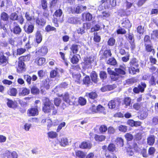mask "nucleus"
<instances>
[{"instance_id":"obj_2","label":"nucleus","mask_w":158,"mask_h":158,"mask_svg":"<svg viewBox=\"0 0 158 158\" xmlns=\"http://www.w3.org/2000/svg\"><path fill=\"white\" fill-rule=\"evenodd\" d=\"M93 113H97L98 112H102L105 109L104 108L100 105L98 106L92 104L90 109Z\"/></svg>"},{"instance_id":"obj_32","label":"nucleus","mask_w":158,"mask_h":158,"mask_svg":"<svg viewBox=\"0 0 158 158\" xmlns=\"http://www.w3.org/2000/svg\"><path fill=\"white\" fill-rule=\"evenodd\" d=\"M94 139L97 141H102L105 140V136L103 135H95Z\"/></svg>"},{"instance_id":"obj_12","label":"nucleus","mask_w":158,"mask_h":158,"mask_svg":"<svg viewBox=\"0 0 158 158\" xmlns=\"http://www.w3.org/2000/svg\"><path fill=\"white\" fill-rule=\"evenodd\" d=\"M92 146V144L90 143L84 142L80 145V148H82L90 149Z\"/></svg>"},{"instance_id":"obj_64","label":"nucleus","mask_w":158,"mask_h":158,"mask_svg":"<svg viewBox=\"0 0 158 158\" xmlns=\"http://www.w3.org/2000/svg\"><path fill=\"white\" fill-rule=\"evenodd\" d=\"M61 99L59 98H56L54 100V103L56 106H59L61 102Z\"/></svg>"},{"instance_id":"obj_50","label":"nucleus","mask_w":158,"mask_h":158,"mask_svg":"<svg viewBox=\"0 0 158 158\" xmlns=\"http://www.w3.org/2000/svg\"><path fill=\"white\" fill-rule=\"evenodd\" d=\"M116 142L118 145L120 147H122L123 145V139L121 138H118L116 139Z\"/></svg>"},{"instance_id":"obj_19","label":"nucleus","mask_w":158,"mask_h":158,"mask_svg":"<svg viewBox=\"0 0 158 158\" xmlns=\"http://www.w3.org/2000/svg\"><path fill=\"white\" fill-rule=\"evenodd\" d=\"M36 41L38 44L40 43L42 40V36L39 31H37L36 34Z\"/></svg>"},{"instance_id":"obj_44","label":"nucleus","mask_w":158,"mask_h":158,"mask_svg":"<svg viewBox=\"0 0 158 158\" xmlns=\"http://www.w3.org/2000/svg\"><path fill=\"white\" fill-rule=\"evenodd\" d=\"M78 102L81 105H84L86 104V100L83 98L80 97L78 99Z\"/></svg>"},{"instance_id":"obj_8","label":"nucleus","mask_w":158,"mask_h":158,"mask_svg":"<svg viewBox=\"0 0 158 158\" xmlns=\"http://www.w3.org/2000/svg\"><path fill=\"white\" fill-rule=\"evenodd\" d=\"M105 9H108L114 7L116 5L115 0H106Z\"/></svg>"},{"instance_id":"obj_40","label":"nucleus","mask_w":158,"mask_h":158,"mask_svg":"<svg viewBox=\"0 0 158 158\" xmlns=\"http://www.w3.org/2000/svg\"><path fill=\"white\" fill-rule=\"evenodd\" d=\"M107 63L111 65H114L116 64V60L114 58H110L107 61Z\"/></svg>"},{"instance_id":"obj_53","label":"nucleus","mask_w":158,"mask_h":158,"mask_svg":"<svg viewBox=\"0 0 158 158\" xmlns=\"http://www.w3.org/2000/svg\"><path fill=\"white\" fill-rule=\"evenodd\" d=\"M26 51L25 48H20L17 50V54L18 55H21L25 52Z\"/></svg>"},{"instance_id":"obj_63","label":"nucleus","mask_w":158,"mask_h":158,"mask_svg":"<svg viewBox=\"0 0 158 158\" xmlns=\"http://www.w3.org/2000/svg\"><path fill=\"white\" fill-rule=\"evenodd\" d=\"M24 77L27 82L29 84H31V77L28 75H25Z\"/></svg>"},{"instance_id":"obj_35","label":"nucleus","mask_w":158,"mask_h":158,"mask_svg":"<svg viewBox=\"0 0 158 158\" xmlns=\"http://www.w3.org/2000/svg\"><path fill=\"white\" fill-rule=\"evenodd\" d=\"M130 64L131 66H135L139 67L138 62L137 61L136 59L133 58L131 60L130 62Z\"/></svg>"},{"instance_id":"obj_26","label":"nucleus","mask_w":158,"mask_h":158,"mask_svg":"<svg viewBox=\"0 0 158 158\" xmlns=\"http://www.w3.org/2000/svg\"><path fill=\"white\" fill-rule=\"evenodd\" d=\"M1 19L4 21H7L8 20L9 16L6 12H3L1 15Z\"/></svg>"},{"instance_id":"obj_29","label":"nucleus","mask_w":158,"mask_h":158,"mask_svg":"<svg viewBox=\"0 0 158 158\" xmlns=\"http://www.w3.org/2000/svg\"><path fill=\"white\" fill-rule=\"evenodd\" d=\"M86 95L92 99H94L97 97V94L96 93L93 92L86 93Z\"/></svg>"},{"instance_id":"obj_7","label":"nucleus","mask_w":158,"mask_h":158,"mask_svg":"<svg viewBox=\"0 0 158 158\" xmlns=\"http://www.w3.org/2000/svg\"><path fill=\"white\" fill-rule=\"evenodd\" d=\"M27 114L29 116H35L38 114V110L36 106L35 108H31L27 110Z\"/></svg>"},{"instance_id":"obj_47","label":"nucleus","mask_w":158,"mask_h":158,"mask_svg":"<svg viewBox=\"0 0 158 158\" xmlns=\"http://www.w3.org/2000/svg\"><path fill=\"white\" fill-rule=\"evenodd\" d=\"M108 149L110 151L114 152L115 150L116 147L115 145L113 143L110 144L108 147Z\"/></svg>"},{"instance_id":"obj_5","label":"nucleus","mask_w":158,"mask_h":158,"mask_svg":"<svg viewBox=\"0 0 158 158\" xmlns=\"http://www.w3.org/2000/svg\"><path fill=\"white\" fill-rule=\"evenodd\" d=\"M9 57L4 55L3 52H0V64L4 66L8 63Z\"/></svg>"},{"instance_id":"obj_55","label":"nucleus","mask_w":158,"mask_h":158,"mask_svg":"<svg viewBox=\"0 0 158 158\" xmlns=\"http://www.w3.org/2000/svg\"><path fill=\"white\" fill-rule=\"evenodd\" d=\"M125 137L127 140L130 141L133 138V136L130 133H127L125 135Z\"/></svg>"},{"instance_id":"obj_42","label":"nucleus","mask_w":158,"mask_h":158,"mask_svg":"<svg viewBox=\"0 0 158 158\" xmlns=\"http://www.w3.org/2000/svg\"><path fill=\"white\" fill-rule=\"evenodd\" d=\"M18 16L16 13H13L11 14L10 16V19L12 20H17Z\"/></svg>"},{"instance_id":"obj_51","label":"nucleus","mask_w":158,"mask_h":158,"mask_svg":"<svg viewBox=\"0 0 158 158\" xmlns=\"http://www.w3.org/2000/svg\"><path fill=\"white\" fill-rule=\"evenodd\" d=\"M31 92L34 94H37L39 92V90L35 86H34L31 89Z\"/></svg>"},{"instance_id":"obj_17","label":"nucleus","mask_w":158,"mask_h":158,"mask_svg":"<svg viewBox=\"0 0 158 158\" xmlns=\"http://www.w3.org/2000/svg\"><path fill=\"white\" fill-rule=\"evenodd\" d=\"M149 83L152 85H155L156 83L158 85L157 87H158V77L156 78L153 76H152L149 81Z\"/></svg>"},{"instance_id":"obj_9","label":"nucleus","mask_w":158,"mask_h":158,"mask_svg":"<svg viewBox=\"0 0 158 158\" xmlns=\"http://www.w3.org/2000/svg\"><path fill=\"white\" fill-rule=\"evenodd\" d=\"M48 52V49L46 46H42L39 48L37 52L39 55L43 56L46 54Z\"/></svg>"},{"instance_id":"obj_3","label":"nucleus","mask_w":158,"mask_h":158,"mask_svg":"<svg viewBox=\"0 0 158 158\" xmlns=\"http://www.w3.org/2000/svg\"><path fill=\"white\" fill-rule=\"evenodd\" d=\"M146 87V84L144 82H141L137 87H135L133 89V91L136 93H139L140 92L143 93Z\"/></svg>"},{"instance_id":"obj_11","label":"nucleus","mask_w":158,"mask_h":158,"mask_svg":"<svg viewBox=\"0 0 158 158\" xmlns=\"http://www.w3.org/2000/svg\"><path fill=\"white\" fill-rule=\"evenodd\" d=\"M118 105V102L117 100H111L110 101L108 105L110 108L113 109L117 107Z\"/></svg>"},{"instance_id":"obj_34","label":"nucleus","mask_w":158,"mask_h":158,"mask_svg":"<svg viewBox=\"0 0 158 158\" xmlns=\"http://www.w3.org/2000/svg\"><path fill=\"white\" fill-rule=\"evenodd\" d=\"M45 61V59L44 58H40L38 59H36L35 60V62L37 63V64L39 66H41L44 64Z\"/></svg>"},{"instance_id":"obj_49","label":"nucleus","mask_w":158,"mask_h":158,"mask_svg":"<svg viewBox=\"0 0 158 158\" xmlns=\"http://www.w3.org/2000/svg\"><path fill=\"white\" fill-rule=\"evenodd\" d=\"M79 61V59L77 56L75 55H74L71 58V62L73 64H77Z\"/></svg>"},{"instance_id":"obj_39","label":"nucleus","mask_w":158,"mask_h":158,"mask_svg":"<svg viewBox=\"0 0 158 158\" xmlns=\"http://www.w3.org/2000/svg\"><path fill=\"white\" fill-rule=\"evenodd\" d=\"M17 92L16 89L14 88L11 89L8 92L9 94L12 96H15L17 94Z\"/></svg>"},{"instance_id":"obj_13","label":"nucleus","mask_w":158,"mask_h":158,"mask_svg":"<svg viewBox=\"0 0 158 158\" xmlns=\"http://www.w3.org/2000/svg\"><path fill=\"white\" fill-rule=\"evenodd\" d=\"M6 154L8 158H17L18 157V155L15 151L10 153L9 151H6Z\"/></svg>"},{"instance_id":"obj_48","label":"nucleus","mask_w":158,"mask_h":158,"mask_svg":"<svg viewBox=\"0 0 158 158\" xmlns=\"http://www.w3.org/2000/svg\"><path fill=\"white\" fill-rule=\"evenodd\" d=\"M48 135L49 137L51 138H54L56 137L57 134L55 132L51 131L48 133Z\"/></svg>"},{"instance_id":"obj_10","label":"nucleus","mask_w":158,"mask_h":158,"mask_svg":"<svg viewBox=\"0 0 158 158\" xmlns=\"http://www.w3.org/2000/svg\"><path fill=\"white\" fill-rule=\"evenodd\" d=\"M121 24L123 27L126 28H130L131 26V24L129 20L126 18L123 19L122 20Z\"/></svg>"},{"instance_id":"obj_54","label":"nucleus","mask_w":158,"mask_h":158,"mask_svg":"<svg viewBox=\"0 0 158 158\" xmlns=\"http://www.w3.org/2000/svg\"><path fill=\"white\" fill-rule=\"evenodd\" d=\"M118 128L119 131L122 132H125L127 131V127L125 126L120 125L118 127Z\"/></svg>"},{"instance_id":"obj_27","label":"nucleus","mask_w":158,"mask_h":158,"mask_svg":"<svg viewBox=\"0 0 158 158\" xmlns=\"http://www.w3.org/2000/svg\"><path fill=\"white\" fill-rule=\"evenodd\" d=\"M121 76L115 72L113 74L110 76L111 79L114 81L118 80Z\"/></svg>"},{"instance_id":"obj_62","label":"nucleus","mask_w":158,"mask_h":158,"mask_svg":"<svg viewBox=\"0 0 158 158\" xmlns=\"http://www.w3.org/2000/svg\"><path fill=\"white\" fill-rule=\"evenodd\" d=\"M42 8L44 9H46L47 8V3L46 0H42L41 1Z\"/></svg>"},{"instance_id":"obj_43","label":"nucleus","mask_w":158,"mask_h":158,"mask_svg":"<svg viewBox=\"0 0 158 158\" xmlns=\"http://www.w3.org/2000/svg\"><path fill=\"white\" fill-rule=\"evenodd\" d=\"M30 92V90L26 88H23L20 94L22 96H25L28 94Z\"/></svg>"},{"instance_id":"obj_30","label":"nucleus","mask_w":158,"mask_h":158,"mask_svg":"<svg viewBox=\"0 0 158 158\" xmlns=\"http://www.w3.org/2000/svg\"><path fill=\"white\" fill-rule=\"evenodd\" d=\"M22 30L20 27L18 26H15L13 29V33L16 34H19L21 32Z\"/></svg>"},{"instance_id":"obj_6","label":"nucleus","mask_w":158,"mask_h":158,"mask_svg":"<svg viewBox=\"0 0 158 158\" xmlns=\"http://www.w3.org/2000/svg\"><path fill=\"white\" fill-rule=\"evenodd\" d=\"M126 38L129 41L131 45V48L134 49L135 48V44L134 43V39L133 34L130 33L126 35Z\"/></svg>"},{"instance_id":"obj_59","label":"nucleus","mask_w":158,"mask_h":158,"mask_svg":"<svg viewBox=\"0 0 158 158\" xmlns=\"http://www.w3.org/2000/svg\"><path fill=\"white\" fill-rule=\"evenodd\" d=\"M156 151V149L154 147H150L148 150V153L150 155L154 154Z\"/></svg>"},{"instance_id":"obj_45","label":"nucleus","mask_w":158,"mask_h":158,"mask_svg":"<svg viewBox=\"0 0 158 158\" xmlns=\"http://www.w3.org/2000/svg\"><path fill=\"white\" fill-rule=\"evenodd\" d=\"M100 78L102 80H104L107 77V74L106 72L101 71L99 73Z\"/></svg>"},{"instance_id":"obj_21","label":"nucleus","mask_w":158,"mask_h":158,"mask_svg":"<svg viewBox=\"0 0 158 158\" xmlns=\"http://www.w3.org/2000/svg\"><path fill=\"white\" fill-rule=\"evenodd\" d=\"M7 104L8 106L10 108H14L16 106V103L9 99H7Z\"/></svg>"},{"instance_id":"obj_41","label":"nucleus","mask_w":158,"mask_h":158,"mask_svg":"<svg viewBox=\"0 0 158 158\" xmlns=\"http://www.w3.org/2000/svg\"><path fill=\"white\" fill-rule=\"evenodd\" d=\"M30 55H27L24 56L20 57L19 59L20 60H23L24 61H27L30 60Z\"/></svg>"},{"instance_id":"obj_33","label":"nucleus","mask_w":158,"mask_h":158,"mask_svg":"<svg viewBox=\"0 0 158 158\" xmlns=\"http://www.w3.org/2000/svg\"><path fill=\"white\" fill-rule=\"evenodd\" d=\"M91 77L92 80L94 82L96 83L97 81L98 75L95 72H93L91 74Z\"/></svg>"},{"instance_id":"obj_46","label":"nucleus","mask_w":158,"mask_h":158,"mask_svg":"<svg viewBox=\"0 0 158 158\" xmlns=\"http://www.w3.org/2000/svg\"><path fill=\"white\" fill-rule=\"evenodd\" d=\"M45 30L46 31L49 32L56 30V28L55 27H52L50 25H48L45 27Z\"/></svg>"},{"instance_id":"obj_14","label":"nucleus","mask_w":158,"mask_h":158,"mask_svg":"<svg viewBox=\"0 0 158 158\" xmlns=\"http://www.w3.org/2000/svg\"><path fill=\"white\" fill-rule=\"evenodd\" d=\"M139 67L134 66H131L129 68V73L131 74H136L137 73H139V70L138 68Z\"/></svg>"},{"instance_id":"obj_60","label":"nucleus","mask_w":158,"mask_h":158,"mask_svg":"<svg viewBox=\"0 0 158 158\" xmlns=\"http://www.w3.org/2000/svg\"><path fill=\"white\" fill-rule=\"evenodd\" d=\"M18 66L20 69L22 70H23L25 67L24 63L22 60H20L19 62Z\"/></svg>"},{"instance_id":"obj_61","label":"nucleus","mask_w":158,"mask_h":158,"mask_svg":"<svg viewBox=\"0 0 158 158\" xmlns=\"http://www.w3.org/2000/svg\"><path fill=\"white\" fill-rule=\"evenodd\" d=\"M90 78L89 76H86L83 79V82L85 84H88L90 82Z\"/></svg>"},{"instance_id":"obj_28","label":"nucleus","mask_w":158,"mask_h":158,"mask_svg":"<svg viewBox=\"0 0 158 158\" xmlns=\"http://www.w3.org/2000/svg\"><path fill=\"white\" fill-rule=\"evenodd\" d=\"M83 16L85 17V19L87 21H91L93 18L92 15L89 13L83 14Z\"/></svg>"},{"instance_id":"obj_15","label":"nucleus","mask_w":158,"mask_h":158,"mask_svg":"<svg viewBox=\"0 0 158 158\" xmlns=\"http://www.w3.org/2000/svg\"><path fill=\"white\" fill-rule=\"evenodd\" d=\"M80 48V45L73 44L72 45L70 49L72 52L74 54H75L77 53Z\"/></svg>"},{"instance_id":"obj_38","label":"nucleus","mask_w":158,"mask_h":158,"mask_svg":"<svg viewBox=\"0 0 158 158\" xmlns=\"http://www.w3.org/2000/svg\"><path fill=\"white\" fill-rule=\"evenodd\" d=\"M25 16L27 20L28 21H31L34 19V17L31 15L29 12H26Z\"/></svg>"},{"instance_id":"obj_31","label":"nucleus","mask_w":158,"mask_h":158,"mask_svg":"<svg viewBox=\"0 0 158 158\" xmlns=\"http://www.w3.org/2000/svg\"><path fill=\"white\" fill-rule=\"evenodd\" d=\"M76 155L77 156L80 158H84L86 156L85 153L83 152L78 151L76 152Z\"/></svg>"},{"instance_id":"obj_36","label":"nucleus","mask_w":158,"mask_h":158,"mask_svg":"<svg viewBox=\"0 0 158 158\" xmlns=\"http://www.w3.org/2000/svg\"><path fill=\"white\" fill-rule=\"evenodd\" d=\"M145 46L147 52H152L153 54H154V49L153 48V47L151 45L149 44H145Z\"/></svg>"},{"instance_id":"obj_20","label":"nucleus","mask_w":158,"mask_h":158,"mask_svg":"<svg viewBox=\"0 0 158 158\" xmlns=\"http://www.w3.org/2000/svg\"><path fill=\"white\" fill-rule=\"evenodd\" d=\"M25 31L28 34H30L32 32L34 29V26L32 24L29 25L27 28L24 27Z\"/></svg>"},{"instance_id":"obj_52","label":"nucleus","mask_w":158,"mask_h":158,"mask_svg":"<svg viewBox=\"0 0 158 158\" xmlns=\"http://www.w3.org/2000/svg\"><path fill=\"white\" fill-rule=\"evenodd\" d=\"M142 105V104L141 103H136L134 104L133 107L135 109L138 110L140 108Z\"/></svg>"},{"instance_id":"obj_22","label":"nucleus","mask_w":158,"mask_h":158,"mask_svg":"<svg viewBox=\"0 0 158 158\" xmlns=\"http://www.w3.org/2000/svg\"><path fill=\"white\" fill-rule=\"evenodd\" d=\"M86 7L85 6H78L74 10L75 12L77 14L81 13L84 10H85Z\"/></svg>"},{"instance_id":"obj_18","label":"nucleus","mask_w":158,"mask_h":158,"mask_svg":"<svg viewBox=\"0 0 158 158\" xmlns=\"http://www.w3.org/2000/svg\"><path fill=\"white\" fill-rule=\"evenodd\" d=\"M50 77H51L53 78L56 77H59L60 75L58 72V69L53 70L50 73Z\"/></svg>"},{"instance_id":"obj_25","label":"nucleus","mask_w":158,"mask_h":158,"mask_svg":"<svg viewBox=\"0 0 158 158\" xmlns=\"http://www.w3.org/2000/svg\"><path fill=\"white\" fill-rule=\"evenodd\" d=\"M154 142L155 138L154 136L150 135L147 138V143L149 145H152Z\"/></svg>"},{"instance_id":"obj_24","label":"nucleus","mask_w":158,"mask_h":158,"mask_svg":"<svg viewBox=\"0 0 158 158\" xmlns=\"http://www.w3.org/2000/svg\"><path fill=\"white\" fill-rule=\"evenodd\" d=\"M36 22L39 25L44 26L45 24L46 21L43 18H38Z\"/></svg>"},{"instance_id":"obj_56","label":"nucleus","mask_w":158,"mask_h":158,"mask_svg":"<svg viewBox=\"0 0 158 158\" xmlns=\"http://www.w3.org/2000/svg\"><path fill=\"white\" fill-rule=\"evenodd\" d=\"M38 74L40 79H42L45 75V72L41 70L38 72Z\"/></svg>"},{"instance_id":"obj_37","label":"nucleus","mask_w":158,"mask_h":158,"mask_svg":"<svg viewBox=\"0 0 158 158\" xmlns=\"http://www.w3.org/2000/svg\"><path fill=\"white\" fill-rule=\"evenodd\" d=\"M111 55L112 54L111 53V51L110 50H106L103 53V58H107L111 56Z\"/></svg>"},{"instance_id":"obj_16","label":"nucleus","mask_w":158,"mask_h":158,"mask_svg":"<svg viewBox=\"0 0 158 158\" xmlns=\"http://www.w3.org/2000/svg\"><path fill=\"white\" fill-rule=\"evenodd\" d=\"M131 99L129 98L126 97L125 98L123 105H124V107L127 108L128 106H130Z\"/></svg>"},{"instance_id":"obj_58","label":"nucleus","mask_w":158,"mask_h":158,"mask_svg":"<svg viewBox=\"0 0 158 158\" xmlns=\"http://www.w3.org/2000/svg\"><path fill=\"white\" fill-rule=\"evenodd\" d=\"M117 33L118 34H124L126 33V31L124 29L120 28L117 30Z\"/></svg>"},{"instance_id":"obj_57","label":"nucleus","mask_w":158,"mask_h":158,"mask_svg":"<svg viewBox=\"0 0 158 158\" xmlns=\"http://www.w3.org/2000/svg\"><path fill=\"white\" fill-rule=\"evenodd\" d=\"M115 71L117 73H118L119 74L124 75L125 74V72L124 70H123V69H120L115 68Z\"/></svg>"},{"instance_id":"obj_23","label":"nucleus","mask_w":158,"mask_h":158,"mask_svg":"<svg viewBox=\"0 0 158 158\" xmlns=\"http://www.w3.org/2000/svg\"><path fill=\"white\" fill-rule=\"evenodd\" d=\"M60 143L61 146L65 147L68 144V141L67 139L66 138H63L60 141Z\"/></svg>"},{"instance_id":"obj_1","label":"nucleus","mask_w":158,"mask_h":158,"mask_svg":"<svg viewBox=\"0 0 158 158\" xmlns=\"http://www.w3.org/2000/svg\"><path fill=\"white\" fill-rule=\"evenodd\" d=\"M43 101L44 105L42 109L43 111L46 113L50 112L51 110L54 107L53 105L47 98H44Z\"/></svg>"},{"instance_id":"obj_4","label":"nucleus","mask_w":158,"mask_h":158,"mask_svg":"<svg viewBox=\"0 0 158 158\" xmlns=\"http://www.w3.org/2000/svg\"><path fill=\"white\" fill-rule=\"evenodd\" d=\"M75 99V98L74 96H72L70 98L69 94L68 93L65 94L63 97V100L70 105L74 104Z\"/></svg>"}]
</instances>
